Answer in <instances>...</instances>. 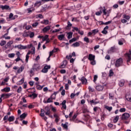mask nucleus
Instances as JSON below:
<instances>
[{
  "instance_id": "f257e3e1",
  "label": "nucleus",
  "mask_w": 131,
  "mask_h": 131,
  "mask_svg": "<svg viewBox=\"0 0 131 131\" xmlns=\"http://www.w3.org/2000/svg\"><path fill=\"white\" fill-rule=\"evenodd\" d=\"M100 11L96 12L95 15L96 16H101L102 12L103 13V18L106 20L107 17H109L110 13L106 11V8L104 7L103 8L100 7Z\"/></svg>"
},
{
  "instance_id": "f03ea898",
  "label": "nucleus",
  "mask_w": 131,
  "mask_h": 131,
  "mask_svg": "<svg viewBox=\"0 0 131 131\" xmlns=\"http://www.w3.org/2000/svg\"><path fill=\"white\" fill-rule=\"evenodd\" d=\"M122 64H123L122 58H119L116 60L115 65L116 67H119L120 66H122Z\"/></svg>"
},
{
  "instance_id": "7ed1b4c3",
  "label": "nucleus",
  "mask_w": 131,
  "mask_h": 131,
  "mask_svg": "<svg viewBox=\"0 0 131 131\" xmlns=\"http://www.w3.org/2000/svg\"><path fill=\"white\" fill-rule=\"evenodd\" d=\"M11 96H12L11 93H4L1 95V98H2L3 100H5L6 99H9Z\"/></svg>"
},
{
  "instance_id": "20e7f679",
  "label": "nucleus",
  "mask_w": 131,
  "mask_h": 131,
  "mask_svg": "<svg viewBox=\"0 0 131 131\" xmlns=\"http://www.w3.org/2000/svg\"><path fill=\"white\" fill-rule=\"evenodd\" d=\"M128 118H129V114L127 113H125L122 115V120H127Z\"/></svg>"
},
{
  "instance_id": "39448f33",
  "label": "nucleus",
  "mask_w": 131,
  "mask_h": 131,
  "mask_svg": "<svg viewBox=\"0 0 131 131\" xmlns=\"http://www.w3.org/2000/svg\"><path fill=\"white\" fill-rule=\"evenodd\" d=\"M44 111H45L46 115H47V116H50V115L51 114V108L50 107L46 106L45 107Z\"/></svg>"
},
{
  "instance_id": "423d86ee",
  "label": "nucleus",
  "mask_w": 131,
  "mask_h": 131,
  "mask_svg": "<svg viewBox=\"0 0 131 131\" xmlns=\"http://www.w3.org/2000/svg\"><path fill=\"white\" fill-rule=\"evenodd\" d=\"M49 69H51V66H45L43 69L41 70V72H42V73H47L49 71Z\"/></svg>"
},
{
  "instance_id": "0eeeda50",
  "label": "nucleus",
  "mask_w": 131,
  "mask_h": 131,
  "mask_svg": "<svg viewBox=\"0 0 131 131\" xmlns=\"http://www.w3.org/2000/svg\"><path fill=\"white\" fill-rule=\"evenodd\" d=\"M127 62H130L131 60V51H129V53H126L125 54Z\"/></svg>"
},
{
  "instance_id": "6e6552de",
  "label": "nucleus",
  "mask_w": 131,
  "mask_h": 131,
  "mask_svg": "<svg viewBox=\"0 0 131 131\" xmlns=\"http://www.w3.org/2000/svg\"><path fill=\"white\" fill-rule=\"evenodd\" d=\"M15 48H17V49H19V50H26V49H27V46L18 45L15 46Z\"/></svg>"
},
{
  "instance_id": "1a4fd4ad",
  "label": "nucleus",
  "mask_w": 131,
  "mask_h": 131,
  "mask_svg": "<svg viewBox=\"0 0 131 131\" xmlns=\"http://www.w3.org/2000/svg\"><path fill=\"white\" fill-rule=\"evenodd\" d=\"M0 9H2V10H11V8H10V6L8 5H0Z\"/></svg>"
},
{
  "instance_id": "9d476101",
  "label": "nucleus",
  "mask_w": 131,
  "mask_h": 131,
  "mask_svg": "<svg viewBox=\"0 0 131 131\" xmlns=\"http://www.w3.org/2000/svg\"><path fill=\"white\" fill-rule=\"evenodd\" d=\"M95 58L96 56H95V55L90 54L88 56V60H89V61H93L95 60Z\"/></svg>"
},
{
  "instance_id": "9b49d317",
  "label": "nucleus",
  "mask_w": 131,
  "mask_h": 131,
  "mask_svg": "<svg viewBox=\"0 0 131 131\" xmlns=\"http://www.w3.org/2000/svg\"><path fill=\"white\" fill-rule=\"evenodd\" d=\"M98 100V98H95V99L92 100L90 101V104L91 105L93 104V105H96V104H99V102L97 101Z\"/></svg>"
},
{
  "instance_id": "f8f14e48",
  "label": "nucleus",
  "mask_w": 131,
  "mask_h": 131,
  "mask_svg": "<svg viewBox=\"0 0 131 131\" xmlns=\"http://www.w3.org/2000/svg\"><path fill=\"white\" fill-rule=\"evenodd\" d=\"M80 81H81L82 84H86V83H88V80H86V78H85V77H82L80 79Z\"/></svg>"
},
{
  "instance_id": "ddd939ff",
  "label": "nucleus",
  "mask_w": 131,
  "mask_h": 131,
  "mask_svg": "<svg viewBox=\"0 0 131 131\" xmlns=\"http://www.w3.org/2000/svg\"><path fill=\"white\" fill-rule=\"evenodd\" d=\"M42 4H45V3H43L42 0H41L40 1H38L36 3H35L34 7H37V8H38V7H40V6L42 5Z\"/></svg>"
},
{
  "instance_id": "4468645a",
  "label": "nucleus",
  "mask_w": 131,
  "mask_h": 131,
  "mask_svg": "<svg viewBox=\"0 0 131 131\" xmlns=\"http://www.w3.org/2000/svg\"><path fill=\"white\" fill-rule=\"evenodd\" d=\"M66 100H64L61 103H60V105H62V109H64V110H66L67 109V106H66Z\"/></svg>"
},
{
  "instance_id": "2eb2a0df",
  "label": "nucleus",
  "mask_w": 131,
  "mask_h": 131,
  "mask_svg": "<svg viewBox=\"0 0 131 131\" xmlns=\"http://www.w3.org/2000/svg\"><path fill=\"white\" fill-rule=\"evenodd\" d=\"M96 90L98 92H101L104 90V86L101 85H98L96 86Z\"/></svg>"
},
{
  "instance_id": "dca6fc26",
  "label": "nucleus",
  "mask_w": 131,
  "mask_h": 131,
  "mask_svg": "<svg viewBox=\"0 0 131 131\" xmlns=\"http://www.w3.org/2000/svg\"><path fill=\"white\" fill-rule=\"evenodd\" d=\"M13 42H14L13 41H9V42H8L7 45L5 46V49H8V48H10V47H11V46L13 45Z\"/></svg>"
},
{
  "instance_id": "f3484780",
  "label": "nucleus",
  "mask_w": 131,
  "mask_h": 131,
  "mask_svg": "<svg viewBox=\"0 0 131 131\" xmlns=\"http://www.w3.org/2000/svg\"><path fill=\"white\" fill-rule=\"evenodd\" d=\"M67 65V60H64L63 61L62 63L60 65V68H65Z\"/></svg>"
},
{
  "instance_id": "a211bd4d",
  "label": "nucleus",
  "mask_w": 131,
  "mask_h": 131,
  "mask_svg": "<svg viewBox=\"0 0 131 131\" xmlns=\"http://www.w3.org/2000/svg\"><path fill=\"white\" fill-rule=\"evenodd\" d=\"M50 29H51V27L47 26L42 29V31L44 33H46V32H48Z\"/></svg>"
},
{
  "instance_id": "6ab92c4d",
  "label": "nucleus",
  "mask_w": 131,
  "mask_h": 131,
  "mask_svg": "<svg viewBox=\"0 0 131 131\" xmlns=\"http://www.w3.org/2000/svg\"><path fill=\"white\" fill-rule=\"evenodd\" d=\"M29 52H31L30 53V54H31L32 55H34V54H35V48L32 47L31 50L28 51V53Z\"/></svg>"
},
{
  "instance_id": "aec40b11",
  "label": "nucleus",
  "mask_w": 131,
  "mask_h": 131,
  "mask_svg": "<svg viewBox=\"0 0 131 131\" xmlns=\"http://www.w3.org/2000/svg\"><path fill=\"white\" fill-rule=\"evenodd\" d=\"M25 78H23L20 80H19V81L17 82L16 84L17 85H21V84H23V83H24V80H25Z\"/></svg>"
},
{
  "instance_id": "412c9836",
  "label": "nucleus",
  "mask_w": 131,
  "mask_h": 131,
  "mask_svg": "<svg viewBox=\"0 0 131 131\" xmlns=\"http://www.w3.org/2000/svg\"><path fill=\"white\" fill-rule=\"evenodd\" d=\"M61 126L64 129H68V122H66L64 124L62 123Z\"/></svg>"
},
{
  "instance_id": "4be33fe9",
  "label": "nucleus",
  "mask_w": 131,
  "mask_h": 131,
  "mask_svg": "<svg viewBox=\"0 0 131 131\" xmlns=\"http://www.w3.org/2000/svg\"><path fill=\"white\" fill-rule=\"evenodd\" d=\"M50 21L49 20V19H44L40 22L41 24H45V25H48Z\"/></svg>"
},
{
  "instance_id": "5701e85b",
  "label": "nucleus",
  "mask_w": 131,
  "mask_h": 131,
  "mask_svg": "<svg viewBox=\"0 0 131 131\" xmlns=\"http://www.w3.org/2000/svg\"><path fill=\"white\" fill-rule=\"evenodd\" d=\"M34 70H35L34 68H33L30 70V76H33V75H34Z\"/></svg>"
},
{
  "instance_id": "b1692460",
  "label": "nucleus",
  "mask_w": 131,
  "mask_h": 131,
  "mask_svg": "<svg viewBox=\"0 0 131 131\" xmlns=\"http://www.w3.org/2000/svg\"><path fill=\"white\" fill-rule=\"evenodd\" d=\"M68 39H70V38H72V35H73V33L72 32H69L67 33Z\"/></svg>"
},
{
  "instance_id": "393cba45",
  "label": "nucleus",
  "mask_w": 131,
  "mask_h": 131,
  "mask_svg": "<svg viewBox=\"0 0 131 131\" xmlns=\"http://www.w3.org/2000/svg\"><path fill=\"white\" fill-rule=\"evenodd\" d=\"M58 39L59 40H62L65 38V34H61L58 36Z\"/></svg>"
},
{
  "instance_id": "a878e982",
  "label": "nucleus",
  "mask_w": 131,
  "mask_h": 131,
  "mask_svg": "<svg viewBox=\"0 0 131 131\" xmlns=\"http://www.w3.org/2000/svg\"><path fill=\"white\" fill-rule=\"evenodd\" d=\"M10 91H11V89L9 87L4 88L2 90V92H6V93H9Z\"/></svg>"
},
{
  "instance_id": "bb28decb",
  "label": "nucleus",
  "mask_w": 131,
  "mask_h": 131,
  "mask_svg": "<svg viewBox=\"0 0 131 131\" xmlns=\"http://www.w3.org/2000/svg\"><path fill=\"white\" fill-rule=\"evenodd\" d=\"M29 97L32 98V99H35V98L37 97V94L35 93H33L32 94H30Z\"/></svg>"
},
{
  "instance_id": "cd10ccee",
  "label": "nucleus",
  "mask_w": 131,
  "mask_h": 131,
  "mask_svg": "<svg viewBox=\"0 0 131 131\" xmlns=\"http://www.w3.org/2000/svg\"><path fill=\"white\" fill-rule=\"evenodd\" d=\"M124 82H125L124 80H120V81L119 82V86H123L124 85Z\"/></svg>"
},
{
  "instance_id": "c85d7f7f",
  "label": "nucleus",
  "mask_w": 131,
  "mask_h": 131,
  "mask_svg": "<svg viewBox=\"0 0 131 131\" xmlns=\"http://www.w3.org/2000/svg\"><path fill=\"white\" fill-rule=\"evenodd\" d=\"M104 107L105 108V109H107V110L109 111V112H111V111H112V109H113V107H112V106H109L107 105H105Z\"/></svg>"
},
{
  "instance_id": "c756f323",
  "label": "nucleus",
  "mask_w": 131,
  "mask_h": 131,
  "mask_svg": "<svg viewBox=\"0 0 131 131\" xmlns=\"http://www.w3.org/2000/svg\"><path fill=\"white\" fill-rule=\"evenodd\" d=\"M125 41L124 40V39L118 40V45H119V46H122V45H123V43H124Z\"/></svg>"
},
{
  "instance_id": "7c9ffc66",
  "label": "nucleus",
  "mask_w": 131,
  "mask_h": 131,
  "mask_svg": "<svg viewBox=\"0 0 131 131\" xmlns=\"http://www.w3.org/2000/svg\"><path fill=\"white\" fill-rule=\"evenodd\" d=\"M23 36L25 37H28V36H29V31H25L23 34Z\"/></svg>"
},
{
  "instance_id": "2f4dec72",
  "label": "nucleus",
  "mask_w": 131,
  "mask_h": 131,
  "mask_svg": "<svg viewBox=\"0 0 131 131\" xmlns=\"http://www.w3.org/2000/svg\"><path fill=\"white\" fill-rule=\"evenodd\" d=\"M125 98L127 101L131 102V94L126 95Z\"/></svg>"
},
{
  "instance_id": "473e14b6",
  "label": "nucleus",
  "mask_w": 131,
  "mask_h": 131,
  "mask_svg": "<svg viewBox=\"0 0 131 131\" xmlns=\"http://www.w3.org/2000/svg\"><path fill=\"white\" fill-rule=\"evenodd\" d=\"M14 120H15V117L13 116H10L8 118V121H9V122H12V121H14Z\"/></svg>"
},
{
  "instance_id": "72a5a7b5",
  "label": "nucleus",
  "mask_w": 131,
  "mask_h": 131,
  "mask_svg": "<svg viewBox=\"0 0 131 131\" xmlns=\"http://www.w3.org/2000/svg\"><path fill=\"white\" fill-rule=\"evenodd\" d=\"M35 10V9L33 8H28L27 9L28 13H32V12H33V11H34Z\"/></svg>"
},
{
  "instance_id": "f704fd0d",
  "label": "nucleus",
  "mask_w": 131,
  "mask_h": 131,
  "mask_svg": "<svg viewBox=\"0 0 131 131\" xmlns=\"http://www.w3.org/2000/svg\"><path fill=\"white\" fill-rule=\"evenodd\" d=\"M118 120H119V116H117L114 118L113 121L115 123H116Z\"/></svg>"
},
{
  "instance_id": "c9c22d12",
  "label": "nucleus",
  "mask_w": 131,
  "mask_h": 131,
  "mask_svg": "<svg viewBox=\"0 0 131 131\" xmlns=\"http://www.w3.org/2000/svg\"><path fill=\"white\" fill-rule=\"evenodd\" d=\"M29 37L30 38H32L33 37H34V33L33 32L29 31Z\"/></svg>"
},
{
  "instance_id": "e433bc0d",
  "label": "nucleus",
  "mask_w": 131,
  "mask_h": 131,
  "mask_svg": "<svg viewBox=\"0 0 131 131\" xmlns=\"http://www.w3.org/2000/svg\"><path fill=\"white\" fill-rule=\"evenodd\" d=\"M34 69H35V70H36V71H38V70L40 69V66L36 64L34 66Z\"/></svg>"
},
{
  "instance_id": "4c0bfd02",
  "label": "nucleus",
  "mask_w": 131,
  "mask_h": 131,
  "mask_svg": "<svg viewBox=\"0 0 131 131\" xmlns=\"http://www.w3.org/2000/svg\"><path fill=\"white\" fill-rule=\"evenodd\" d=\"M9 19H11V20H15V17H14V14L13 13H11L9 14Z\"/></svg>"
},
{
  "instance_id": "58836bf2",
  "label": "nucleus",
  "mask_w": 131,
  "mask_h": 131,
  "mask_svg": "<svg viewBox=\"0 0 131 131\" xmlns=\"http://www.w3.org/2000/svg\"><path fill=\"white\" fill-rule=\"evenodd\" d=\"M17 93L18 94H20L22 92V87L21 86H19V88L17 89L16 91Z\"/></svg>"
},
{
  "instance_id": "ea45409f",
  "label": "nucleus",
  "mask_w": 131,
  "mask_h": 131,
  "mask_svg": "<svg viewBox=\"0 0 131 131\" xmlns=\"http://www.w3.org/2000/svg\"><path fill=\"white\" fill-rule=\"evenodd\" d=\"M98 32H99V30H98V29L92 30V33L93 35H95V34H97Z\"/></svg>"
},
{
  "instance_id": "a19ab883",
  "label": "nucleus",
  "mask_w": 131,
  "mask_h": 131,
  "mask_svg": "<svg viewBox=\"0 0 131 131\" xmlns=\"http://www.w3.org/2000/svg\"><path fill=\"white\" fill-rule=\"evenodd\" d=\"M109 98L111 100H114V95L112 93H109L108 94Z\"/></svg>"
},
{
  "instance_id": "79ce46f5",
  "label": "nucleus",
  "mask_w": 131,
  "mask_h": 131,
  "mask_svg": "<svg viewBox=\"0 0 131 131\" xmlns=\"http://www.w3.org/2000/svg\"><path fill=\"white\" fill-rule=\"evenodd\" d=\"M30 52H28L26 56V62H28V59H29V55H30Z\"/></svg>"
},
{
  "instance_id": "37998d69",
  "label": "nucleus",
  "mask_w": 131,
  "mask_h": 131,
  "mask_svg": "<svg viewBox=\"0 0 131 131\" xmlns=\"http://www.w3.org/2000/svg\"><path fill=\"white\" fill-rule=\"evenodd\" d=\"M83 40L87 43H89L90 42V38H89L88 37H85L83 38Z\"/></svg>"
},
{
  "instance_id": "c03bdc74",
  "label": "nucleus",
  "mask_w": 131,
  "mask_h": 131,
  "mask_svg": "<svg viewBox=\"0 0 131 131\" xmlns=\"http://www.w3.org/2000/svg\"><path fill=\"white\" fill-rule=\"evenodd\" d=\"M40 112H41L40 115V116L41 117L45 116V113H46L45 110L41 109Z\"/></svg>"
},
{
  "instance_id": "a18cd8bd",
  "label": "nucleus",
  "mask_w": 131,
  "mask_h": 131,
  "mask_svg": "<svg viewBox=\"0 0 131 131\" xmlns=\"http://www.w3.org/2000/svg\"><path fill=\"white\" fill-rule=\"evenodd\" d=\"M38 26V22L36 21L35 23L32 24V27L34 28H35V27H37Z\"/></svg>"
},
{
  "instance_id": "49530a36",
  "label": "nucleus",
  "mask_w": 131,
  "mask_h": 131,
  "mask_svg": "<svg viewBox=\"0 0 131 131\" xmlns=\"http://www.w3.org/2000/svg\"><path fill=\"white\" fill-rule=\"evenodd\" d=\"M24 70V67H21L17 71L18 73H21L22 71Z\"/></svg>"
},
{
  "instance_id": "de8ad7c7",
  "label": "nucleus",
  "mask_w": 131,
  "mask_h": 131,
  "mask_svg": "<svg viewBox=\"0 0 131 131\" xmlns=\"http://www.w3.org/2000/svg\"><path fill=\"white\" fill-rule=\"evenodd\" d=\"M26 116H27V115L25 113H23L20 116V118H21L22 119H24V118H25Z\"/></svg>"
},
{
  "instance_id": "09e8293b",
  "label": "nucleus",
  "mask_w": 131,
  "mask_h": 131,
  "mask_svg": "<svg viewBox=\"0 0 131 131\" xmlns=\"http://www.w3.org/2000/svg\"><path fill=\"white\" fill-rule=\"evenodd\" d=\"M73 47H79V46H80V44L79 43V42H76L75 43H74L73 45H72Z\"/></svg>"
},
{
  "instance_id": "8fccbe9b",
  "label": "nucleus",
  "mask_w": 131,
  "mask_h": 131,
  "mask_svg": "<svg viewBox=\"0 0 131 131\" xmlns=\"http://www.w3.org/2000/svg\"><path fill=\"white\" fill-rule=\"evenodd\" d=\"M123 18H124V19H126V20H129V16L127 15L126 14H124L123 15Z\"/></svg>"
},
{
  "instance_id": "3c124183",
  "label": "nucleus",
  "mask_w": 131,
  "mask_h": 131,
  "mask_svg": "<svg viewBox=\"0 0 131 131\" xmlns=\"http://www.w3.org/2000/svg\"><path fill=\"white\" fill-rule=\"evenodd\" d=\"M44 85L43 86H41L40 85H38L37 86H36V88L37 89V90H42V88H43Z\"/></svg>"
},
{
  "instance_id": "603ef678",
  "label": "nucleus",
  "mask_w": 131,
  "mask_h": 131,
  "mask_svg": "<svg viewBox=\"0 0 131 131\" xmlns=\"http://www.w3.org/2000/svg\"><path fill=\"white\" fill-rule=\"evenodd\" d=\"M6 40H2L0 42V46L3 47V46H5V45H6Z\"/></svg>"
},
{
  "instance_id": "864d4df0",
  "label": "nucleus",
  "mask_w": 131,
  "mask_h": 131,
  "mask_svg": "<svg viewBox=\"0 0 131 131\" xmlns=\"http://www.w3.org/2000/svg\"><path fill=\"white\" fill-rule=\"evenodd\" d=\"M36 18H39L40 19H43V16H42L41 14H37L36 15Z\"/></svg>"
},
{
  "instance_id": "5fc2aeb1",
  "label": "nucleus",
  "mask_w": 131,
  "mask_h": 131,
  "mask_svg": "<svg viewBox=\"0 0 131 131\" xmlns=\"http://www.w3.org/2000/svg\"><path fill=\"white\" fill-rule=\"evenodd\" d=\"M76 38H73L72 39L70 40L69 42L70 43H72V42H74V41H76L77 40Z\"/></svg>"
},
{
  "instance_id": "6e6d98bb",
  "label": "nucleus",
  "mask_w": 131,
  "mask_h": 131,
  "mask_svg": "<svg viewBox=\"0 0 131 131\" xmlns=\"http://www.w3.org/2000/svg\"><path fill=\"white\" fill-rule=\"evenodd\" d=\"M9 58H14L15 57V53H10L8 54Z\"/></svg>"
},
{
  "instance_id": "4d7b16f0",
  "label": "nucleus",
  "mask_w": 131,
  "mask_h": 131,
  "mask_svg": "<svg viewBox=\"0 0 131 131\" xmlns=\"http://www.w3.org/2000/svg\"><path fill=\"white\" fill-rule=\"evenodd\" d=\"M6 23V20L5 18H2L1 20H0V24H5Z\"/></svg>"
},
{
  "instance_id": "13d9d810",
  "label": "nucleus",
  "mask_w": 131,
  "mask_h": 131,
  "mask_svg": "<svg viewBox=\"0 0 131 131\" xmlns=\"http://www.w3.org/2000/svg\"><path fill=\"white\" fill-rule=\"evenodd\" d=\"M45 103H53V100L51 98H49L47 99V101L45 102Z\"/></svg>"
},
{
  "instance_id": "bf43d9fd",
  "label": "nucleus",
  "mask_w": 131,
  "mask_h": 131,
  "mask_svg": "<svg viewBox=\"0 0 131 131\" xmlns=\"http://www.w3.org/2000/svg\"><path fill=\"white\" fill-rule=\"evenodd\" d=\"M97 79H98V76L97 75H94V79H93L94 82H95L96 81H97Z\"/></svg>"
},
{
  "instance_id": "052dcab7",
  "label": "nucleus",
  "mask_w": 131,
  "mask_h": 131,
  "mask_svg": "<svg viewBox=\"0 0 131 131\" xmlns=\"http://www.w3.org/2000/svg\"><path fill=\"white\" fill-rule=\"evenodd\" d=\"M89 90V92H94L95 89H94L93 88H92V86H89L88 88Z\"/></svg>"
},
{
  "instance_id": "680f3d73",
  "label": "nucleus",
  "mask_w": 131,
  "mask_h": 131,
  "mask_svg": "<svg viewBox=\"0 0 131 131\" xmlns=\"http://www.w3.org/2000/svg\"><path fill=\"white\" fill-rule=\"evenodd\" d=\"M113 74H114V73L113 72V71L112 70H110L109 76H113Z\"/></svg>"
},
{
  "instance_id": "e2e57ef3",
  "label": "nucleus",
  "mask_w": 131,
  "mask_h": 131,
  "mask_svg": "<svg viewBox=\"0 0 131 131\" xmlns=\"http://www.w3.org/2000/svg\"><path fill=\"white\" fill-rule=\"evenodd\" d=\"M76 117H77V115L75 114L73 117H72L71 120H72L73 121H74V120H75V119H76Z\"/></svg>"
},
{
  "instance_id": "0e129e2a",
  "label": "nucleus",
  "mask_w": 131,
  "mask_h": 131,
  "mask_svg": "<svg viewBox=\"0 0 131 131\" xmlns=\"http://www.w3.org/2000/svg\"><path fill=\"white\" fill-rule=\"evenodd\" d=\"M120 112H125L126 111V109L125 108H121L119 110Z\"/></svg>"
},
{
  "instance_id": "69168bd1",
  "label": "nucleus",
  "mask_w": 131,
  "mask_h": 131,
  "mask_svg": "<svg viewBox=\"0 0 131 131\" xmlns=\"http://www.w3.org/2000/svg\"><path fill=\"white\" fill-rule=\"evenodd\" d=\"M115 51H116L115 47H112L110 49V52H112L113 53L115 52Z\"/></svg>"
},
{
  "instance_id": "338daca9",
  "label": "nucleus",
  "mask_w": 131,
  "mask_h": 131,
  "mask_svg": "<svg viewBox=\"0 0 131 131\" xmlns=\"http://www.w3.org/2000/svg\"><path fill=\"white\" fill-rule=\"evenodd\" d=\"M60 72L61 74H64L66 73V70H64V69H62L60 70Z\"/></svg>"
},
{
  "instance_id": "774afa93",
  "label": "nucleus",
  "mask_w": 131,
  "mask_h": 131,
  "mask_svg": "<svg viewBox=\"0 0 131 131\" xmlns=\"http://www.w3.org/2000/svg\"><path fill=\"white\" fill-rule=\"evenodd\" d=\"M90 63L91 64V65H95L96 64V60H92L90 62Z\"/></svg>"
}]
</instances>
